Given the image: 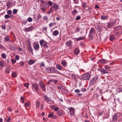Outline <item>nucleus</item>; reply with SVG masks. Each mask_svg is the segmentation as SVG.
<instances>
[{"instance_id": "obj_39", "label": "nucleus", "mask_w": 122, "mask_h": 122, "mask_svg": "<svg viewBox=\"0 0 122 122\" xmlns=\"http://www.w3.org/2000/svg\"><path fill=\"white\" fill-rule=\"evenodd\" d=\"M47 43L46 41L43 44V46L46 48H48V47L46 44Z\"/></svg>"}, {"instance_id": "obj_14", "label": "nucleus", "mask_w": 122, "mask_h": 122, "mask_svg": "<svg viewBox=\"0 0 122 122\" xmlns=\"http://www.w3.org/2000/svg\"><path fill=\"white\" fill-rule=\"evenodd\" d=\"M28 49L29 51H30V53H31L32 54H33V49L32 48L30 44H28Z\"/></svg>"}, {"instance_id": "obj_19", "label": "nucleus", "mask_w": 122, "mask_h": 122, "mask_svg": "<svg viewBox=\"0 0 122 122\" xmlns=\"http://www.w3.org/2000/svg\"><path fill=\"white\" fill-rule=\"evenodd\" d=\"M106 60L102 59L99 60L98 62L100 63H102L103 64H104L106 63Z\"/></svg>"}, {"instance_id": "obj_46", "label": "nucleus", "mask_w": 122, "mask_h": 122, "mask_svg": "<svg viewBox=\"0 0 122 122\" xmlns=\"http://www.w3.org/2000/svg\"><path fill=\"white\" fill-rule=\"evenodd\" d=\"M24 97H20V100L22 101V102L23 103L24 102L25 100H24Z\"/></svg>"}, {"instance_id": "obj_58", "label": "nucleus", "mask_w": 122, "mask_h": 122, "mask_svg": "<svg viewBox=\"0 0 122 122\" xmlns=\"http://www.w3.org/2000/svg\"><path fill=\"white\" fill-rule=\"evenodd\" d=\"M80 90L78 89H76L75 90V92L76 93H78L80 92Z\"/></svg>"}, {"instance_id": "obj_35", "label": "nucleus", "mask_w": 122, "mask_h": 122, "mask_svg": "<svg viewBox=\"0 0 122 122\" xmlns=\"http://www.w3.org/2000/svg\"><path fill=\"white\" fill-rule=\"evenodd\" d=\"M77 13V11L75 9H74V10L73 11L72 13V14L74 15H75Z\"/></svg>"}, {"instance_id": "obj_61", "label": "nucleus", "mask_w": 122, "mask_h": 122, "mask_svg": "<svg viewBox=\"0 0 122 122\" xmlns=\"http://www.w3.org/2000/svg\"><path fill=\"white\" fill-rule=\"evenodd\" d=\"M80 16L79 15L77 16L76 18V20H78L80 18Z\"/></svg>"}, {"instance_id": "obj_10", "label": "nucleus", "mask_w": 122, "mask_h": 122, "mask_svg": "<svg viewBox=\"0 0 122 122\" xmlns=\"http://www.w3.org/2000/svg\"><path fill=\"white\" fill-rule=\"evenodd\" d=\"M69 110H70L69 112L71 116L74 115L75 112L74 109L73 107H71L69 109Z\"/></svg>"}, {"instance_id": "obj_26", "label": "nucleus", "mask_w": 122, "mask_h": 122, "mask_svg": "<svg viewBox=\"0 0 122 122\" xmlns=\"http://www.w3.org/2000/svg\"><path fill=\"white\" fill-rule=\"evenodd\" d=\"M40 102L37 100L36 102V107L37 108H39V107Z\"/></svg>"}, {"instance_id": "obj_27", "label": "nucleus", "mask_w": 122, "mask_h": 122, "mask_svg": "<svg viewBox=\"0 0 122 122\" xmlns=\"http://www.w3.org/2000/svg\"><path fill=\"white\" fill-rule=\"evenodd\" d=\"M56 68L59 70H61L62 69V66L60 65L57 64L56 66Z\"/></svg>"}, {"instance_id": "obj_50", "label": "nucleus", "mask_w": 122, "mask_h": 122, "mask_svg": "<svg viewBox=\"0 0 122 122\" xmlns=\"http://www.w3.org/2000/svg\"><path fill=\"white\" fill-rule=\"evenodd\" d=\"M1 56L2 58H5L6 57V55L5 54H2L1 55Z\"/></svg>"}, {"instance_id": "obj_59", "label": "nucleus", "mask_w": 122, "mask_h": 122, "mask_svg": "<svg viewBox=\"0 0 122 122\" xmlns=\"http://www.w3.org/2000/svg\"><path fill=\"white\" fill-rule=\"evenodd\" d=\"M1 28L2 29H3L4 30H5L6 29L5 28V25H2L1 26Z\"/></svg>"}, {"instance_id": "obj_11", "label": "nucleus", "mask_w": 122, "mask_h": 122, "mask_svg": "<svg viewBox=\"0 0 122 122\" xmlns=\"http://www.w3.org/2000/svg\"><path fill=\"white\" fill-rule=\"evenodd\" d=\"M80 51L78 48H76L74 50V53L75 55H78L79 54Z\"/></svg>"}, {"instance_id": "obj_64", "label": "nucleus", "mask_w": 122, "mask_h": 122, "mask_svg": "<svg viewBox=\"0 0 122 122\" xmlns=\"http://www.w3.org/2000/svg\"><path fill=\"white\" fill-rule=\"evenodd\" d=\"M15 59L17 60H18L19 59V57L18 55H16L15 57Z\"/></svg>"}, {"instance_id": "obj_42", "label": "nucleus", "mask_w": 122, "mask_h": 122, "mask_svg": "<svg viewBox=\"0 0 122 122\" xmlns=\"http://www.w3.org/2000/svg\"><path fill=\"white\" fill-rule=\"evenodd\" d=\"M24 86L26 88H28V87L29 84L28 83H26L24 84Z\"/></svg>"}, {"instance_id": "obj_12", "label": "nucleus", "mask_w": 122, "mask_h": 122, "mask_svg": "<svg viewBox=\"0 0 122 122\" xmlns=\"http://www.w3.org/2000/svg\"><path fill=\"white\" fill-rule=\"evenodd\" d=\"M72 42L71 40L67 41L66 43V46L71 47L72 46Z\"/></svg>"}, {"instance_id": "obj_56", "label": "nucleus", "mask_w": 122, "mask_h": 122, "mask_svg": "<svg viewBox=\"0 0 122 122\" xmlns=\"http://www.w3.org/2000/svg\"><path fill=\"white\" fill-rule=\"evenodd\" d=\"M59 109V108L58 107H55L54 109V110L55 111H58Z\"/></svg>"}, {"instance_id": "obj_33", "label": "nucleus", "mask_w": 122, "mask_h": 122, "mask_svg": "<svg viewBox=\"0 0 122 122\" xmlns=\"http://www.w3.org/2000/svg\"><path fill=\"white\" fill-rule=\"evenodd\" d=\"M12 77H16L17 76L16 73L15 72H12Z\"/></svg>"}, {"instance_id": "obj_34", "label": "nucleus", "mask_w": 122, "mask_h": 122, "mask_svg": "<svg viewBox=\"0 0 122 122\" xmlns=\"http://www.w3.org/2000/svg\"><path fill=\"white\" fill-rule=\"evenodd\" d=\"M93 36V34H89L88 37L89 39L90 40H91L92 39Z\"/></svg>"}, {"instance_id": "obj_43", "label": "nucleus", "mask_w": 122, "mask_h": 122, "mask_svg": "<svg viewBox=\"0 0 122 122\" xmlns=\"http://www.w3.org/2000/svg\"><path fill=\"white\" fill-rule=\"evenodd\" d=\"M41 18V15L40 14H39L37 16V19L36 20H38L39 19H40Z\"/></svg>"}, {"instance_id": "obj_40", "label": "nucleus", "mask_w": 122, "mask_h": 122, "mask_svg": "<svg viewBox=\"0 0 122 122\" xmlns=\"http://www.w3.org/2000/svg\"><path fill=\"white\" fill-rule=\"evenodd\" d=\"M10 49L11 50H15L16 49L15 47L13 46H10Z\"/></svg>"}, {"instance_id": "obj_6", "label": "nucleus", "mask_w": 122, "mask_h": 122, "mask_svg": "<svg viewBox=\"0 0 122 122\" xmlns=\"http://www.w3.org/2000/svg\"><path fill=\"white\" fill-rule=\"evenodd\" d=\"M32 88L33 90L36 91L39 89V86L36 83L32 84Z\"/></svg>"}, {"instance_id": "obj_15", "label": "nucleus", "mask_w": 122, "mask_h": 122, "mask_svg": "<svg viewBox=\"0 0 122 122\" xmlns=\"http://www.w3.org/2000/svg\"><path fill=\"white\" fill-rule=\"evenodd\" d=\"M100 71L103 74L107 73H108V71L106 70H105L103 68H101L100 69Z\"/></svg>"}, {"instance_id": "obj_57", "label": "nucleus", "mask_w": 122, "mask_h": 122, "mask_svg": "<svg viewBox=\"0 0 122 122\" xmlns=\"http://www.w3.org/2000/svg\"><path fill=\"white\" fill-rule=\"evenodd\" d=\"M105 69L106 70H108L110 69V67L108 66L107 65H105L104 66Z\"/></svg>"}, {"instance_id": "obj_63", "label": "nucleus", "mask_w": 122, "mask_h": 122, "mask_svg": "<svg viewBox=\"0 0 122 122\" xmlns=\"http://www.w3.org/2000/svg\"><path fill=\"white\" fill-rule=\"evenodd\" d=\"M47 28V26H46L45 27H44V28H42V29L43 30H44L46 32H47L46 30Z\"/></svg>"}, {"instance_id": "obj_55", "label": "nucleus", "mask_w": 122, "mask_h": 122, "mask_svg": "<svg viewBox=\"0 0 122 122\" xmlns=\"http://www.w3.org/2000/svg\"><path fill=\"white\" fill-rule=\"evenodd\" d=\"M86 90V88L83 87L81 89V91L83 92H84Z\"/></svg>"}, {"instance_id": "obj_52", "label": "nucleus", "mask_w": 122, "mask_h": 122, "mask_svg": "<svg viewBox=\"0 0 122 122\" xmlns=\"http://www.w3.org/2000/svg\"><path fill=\"white\" fill-rule=\"evenodd\" d=\"M12 13V11L11 10H9L7 11V13L9 15H10Z\"/></svg>"}, {"instance_id": "obj_29", "label": "nucleus", "mask_w": 122, "mask_h": 122, "mask_svg": "<svg viewBox=\"0 0 122 122\" xmlns=\"http://www.w3.org/2000/svg\"><path fill=\"white\" fill-rule=\"evenodd\" d=\"M45 41L44 40H41L40 41V43L41 46L43 45Z\"/></svg>"}, {"instance_id": "obj_28", "label": "nucleus", "mask_w": 122, "mask_h": 122, "mask_svg": "<svg viewBox=\"0 0 122 122\" xmlns=\"http://www.w3.org/2000/svg\"><path fill=\"white\" fill-rule=\"evenodd\" d=\"M115 38V36L113 35H111L110 37V40L111 41H112Z\"/></svg>"}, {"instance_id": "obj_32", "label": "nucleus", "mask_w": 122, "mask_h": 122, "mask_svg": "<svg viewBox=\"0 0 122 122\" xmlns=\"http://www.w3.org/2000/svg\"><path fill=\"white\" fill-rule=\"evenodd\" d=\"M108 17L107 16H101V19L103 20H106L107 18Z\"/></svg>"}, {"instance_id": "obj_51", "label": "nucleus", "mask_w": 122, "mask_h": 122, "mask_svg": "<svg viewBox=\"0 0 122 122\" xmlns=\"http://www.w3.org/2000/svg\"><path fill=\"white\" fill-rule=\"evenodd\" d=\"M5 18L6 19H8L10 17V15H6L5 16Z\"/></svg>"}, {"instance_id": "obj_9", "label": "nucleus", "mask_w": 122, "mask_h": 122, "mask_svg": "<svg viewBox=\"0 0 122 122\" xmlns=\"http://www.w3.org/2000/svg\"><path fill=\"white\" fill-rule=\"evenodd\" d=\"M34 48L35 50H38L39 48V44L38 42L35 43L33 44Z\"/></svg>"}, {"instance_id": "obj_44", "label": "nucleus", "mask_w": 122, "mask_h": 122, "mask_svg": "<svg viewBox=\"0 0 122 122\" xmlns=\"http://www.w3.org/2000/svg\"><path fill=\"white\" fill-rule=\"evenodd\" d=\"M17 12V10L16 9H14L13 10V14H16Z\"/></svg>"}, {"instance_id": "obj_22", "label": "nucleus", "mask_w": 122, "mask_h": 122, "mask_svg": "<svg viewBox=\"0 0 122 122\" xmlns=\"http://www.w3.org/2000/svg\"><path fill=\"white\" fill-rule=\"evenodd\" d=\"M4 63L3 61H0V70H1L4 67Z\"/></svg>"}, {"instance_id": "obj_21", "label": "nucleus", "mask_w": 122, "mask_h": 122, "mask_svg": "<svg viewBox=\"0 0 122 122\" xmlns=\"http://www.w3.org/2000/svg\"><path fill=\"white\" fill-rule=\"evenodd\" d=\"M54 5L52 6L55 9V10H57L58 9L59 7L58 5L55 3H53Z\"/></svg>"}, {"instance_id": "obj_62", "label": "nucleus", "mask_w": 122, "mask_h": 122, "mask_svg": "<svg viewBox=\"0 0 122 122\" xmlns=\"http://www.w3.org/2000/svg\"><path fill=\"white\" fill-rule=\"evenodd\" d=\"M54 71L53 73H57L58 72V71L56 69H54Z\"/></svg>"}, {"instance_id": "obj_7", "label": "nucleus", "mask_w": 122, "mask_h": 122, "mask_svg": "<svg viewBox=\"0 0 122 122\" xmlns=\"http://www.w3.org/2000/svg\"><path fill=\"white\" fill-rule=\"evenodd\" d=\"M34 29L33 27L32 26H31L29 27L24 28L23 30L25 32H28L32 31Z\"/></svg>"}, {"instance_id": "obj_13", "label": "nucleus", "mask_w": 122, "mask_h": 122, "mask_svg": "<svg viewBox=\"0 0 122 122\" xmlns=\"http://www.w3.org/2000/svg\"><path fill=\"white\" fill-rule=\"evenodd\" d=\"M96 32V31L95 30V29L93 28H92L90 31L89 34H93L95 33Z\"/></svg>"}, {"instance_id": "obj_24", "label": "nucleus", "mask_w": 122, "mask_h": 122, "mask_svg": "<svg viewBox=\"0 0 122 122\" xmlns=\"http://www.w3.org/2000/svg\"><path fill=\"white\" fill-rule=\"evenodd\" d=\"M10 70V68L9 67L7 66L5 69V72L6 73L8 74L9 73Z\"/></svg>"}, {"instance_id": "obj_17", "label": "nucleus", "mask_w": 122, "mask_h": 122, "mask_svg": "<svg viewBox=\"0 0 122 122\" xmlns=\"http://www.w3.org/2000/svg\"><path fill=\"white\" fill-rule=\"evenodd\" d=\"M44 98L45 100L48 102L51 101V99L46 95L44 96Z\"/></svg>"}, {"instance_id": "obj_53", "label": "nucleus", "mask_w": 122, "mask_h": 122, "mask_svg": "<svg viewBox=\"0 0 122 122\" xmlns=\"http://www.w3.org/2000/svg\"><path fill=\"white\" fill-rule=\"evenodd\" d=\"M47 3L48 5L49 4L50 6L52 5V3L51 1H49Z\"/></svg>"}, {"instance_id": "obj_36", "label": "nucleus", "mask_w": 122, "mask_h": 122, "mask_svg": "<svg viewBox=\"0 0 122 122\" xmlns=\"http://www.w3.org/2000/svg\"><path fill=\"white\" fill-rule=\"evenodd\" d=\"M86 6V3L85 2H83L82 3V7L83 8L85 9Z\"/></svg>"}, {"instance_id": "obj_23", "label": "nucleus", "mask_w": 122, "mask_h": 122, "mask_svg": "<svg viewBox=\"0 0 122 122\" xmlns=\"http://www.w3.org/2000/svg\"><path fill=\"white\" fill-rule=\"evenodd\" d=\"M59 32L57 30H55L53 32V35L54 36H56L58 35Z\"/></svg>"}, {"instance_id": "obj_30", "label": "nucleus", "mask_w": 122, "mask_h": 122, "mask_svg": "<svg viewBox=\"0 0 122 122\" xmlns=\"http://www.w3.org/2000/svg\"><path fill=\"white\" fill-rule=\"evenodd\" d=\"M35 61L33 60H30L29 61H28V63L30 65H32L33 64H34L35 62Z\"/></svg>"}, {"instance_id": "obj_4", "label": "nucleus", "mask_w": 122, "mask_h": 122, "mask_svg": "<svg viewBox=\"0 0 122 122\" xmlns=\"http://www.w3.org/2000/svg\"><path fill=\"white\" fill-rule=\"evenodd\" d=\"M39 85L42 90L44 92H45L46 91V87L44 83L43 82L40 81L39 82Z\"/></svg>"}, {"instance_id": "obj_5", "label": "nucleus", "mask_w": 122, "mask_h": 122, "mask_svg": "<svg viewBox=\"0 0 122 122\" xmlns=\"http://www.w3.org/2000/svg\"><path fill=\"white\" fill-rule=\"evenodd\" d=\"M115 23L113 22L110 21L108 22L107 23V27L109 29L112 28L113 26Z\"/></svg>"}, {"instance_id": "obj_41", "label": "nucleus", "mask_w": 122, "mask_h": 122, "mask_svg": "<svg viewBox=\"0 0 122 122\" xmlns=\"http://www.w3.org/2000/svg\"><path fill=\"white\" fill-rule=\"evenodd\" d=\"M55 23L54 22H51L50 23L49 25V27H52L54 25Z\"/></svg>"}, {"instance_id": "obj_45", "label": "nucleus", "mask_w": 122, "mask_h": 122, "mask_svg": "<svg viewBox=\"0 0 122 122\" xmlns=\"http://www.w3.org/2000/svg\"><path fill=\"white\" fill-rule=\"evenodd\" d=\"M30 104L29 103L26 102L24 104V106L25 107H28L29 106Z\"/></svg>"}, {"instance_id": "obj_2", "label": "nucleus", "mask_w": 122, "mask_h": 122, "mask_svg": "<svg viewBox=\"0 0 122 122\" xmlns=\"http://www.w3.org/2000/svg\"><path fill=\"white\" fill-rule=\"evenodd\" d=\"M91 77L90 74L89 73H86L82 75L81 79L83 80H87L89 79Z\"/></svg>"}, {"instance_id": "obj_47", "label": "nucleus", "mask_w": 122, "mask_h": 122, "mask_svg": "<svg viewBox=\"0 0 122 122\" xmlns=\"http://www.w3.org/2000/svg\"><path fill=\"white\" fill-rule=\"evenodd\" d=\"M27 20L28 21L31 22L32 21V20L31 17H29L28 18Z\"/></svg>"}, {"instance_id": "obj_60", "label": "nucleus", "mask_w": 122, "mask_h": 122, "mask_svg": "<svg viewBox=\"0 0 122 122\" xmlns=\"http://www.w3.org/2000/svg\"><path fill=\"white\" fill-rule=\"evenodd\" d=\"M11 2H9L6 5L7 6V7H9V5H11Z\"/></svg>"}, {"instance_id": "obj_25", "label": "nucleus", "mask_w": 122, "mask_h": 122, "mask_svg": "<svg viewBox=\"0 0 122 122\" xmlns=\"http://www.w3.org/2000/svg\"><path fill=\"white\" fill-rule=\"evenodd\" d=\"M42 7H43L48 8L49 7V6L47 3L44 2V3L42 4Z\"/></svg>"}, {"instance_id": "obj_31", "label": "nucleus", "mask_w": 122, "mask_h": 122, "mask_svg": "<svg viewBox=\"0 0 122 122\" xmlns=\"http://www.w3.org/2000/svg\"><path fill=\"white\" fill-rule=\"evenodd\" d=\"M75 39L77 41L83 40L85 39L84 37H80L78 38H75Z\"/></svg>"}, {"instance_id": "obj_16", "label": "nucleus", "mask_w": 122, "mask_h": 122, "mask_svg": "<svg viewBox=\"0 0 122 122\" xmlns=\"http://www.w3.org/2000/svg\"><path fill=\"white\" fill-rule=\"evenodd\" d=\"M57 113L59 116H61L63 114V111L60 110L57 112Z\"/></svg>"}, {"instance_id": "obj_18", "label": "nucleus", "mask_w": 122, "mask_h": 122, "mask_svg": "<svg viewBox=\"0 0 122 122\" xmlns=\"http://www.w3.org/2000/svg\"><path fill=\"white\" fill-rule=\"evenodd\" d=\"M61 64L64 67H66L67 65V63L65 60H64L61 62Z\"/></svg>"}, {"instance_id": "obj_38", "label": "nucleus", "mask_w": 122, "mask_h": 122, "mask_svg": "<svg viewBox=\"0 0 122 122\" xmlns=\"http://www.w3.org/2000/svg\"><path fill=\"white\" fill-rule=\"evenodd\" d=\"M53 113L52 112H51L48 115V117L49 118H51L53 116Z\"/></svg>"}, {"instance_id": "obj_1", "label": "nucleus", "mask_w": 122, "mask_h": 122, "mask_svg": "<svg viewBox=\"0 0 122 122\" xmlns=\"http://www.w3.org/2000/svg\"><path fill=\"white\" fill-rule=\"evenodd\" d=\"M121 29V27L120 26H116L114 28V31L117 36H120V32Z\"/></svg>"}, {"instance_id": "obj_37", "label": "nucleus", "mask_w": 122, "mask_h": 122, "mask_svg": "<svg viewBox=\"0 0 122 122\" xmlns=\"http://www.w3.org/2000/svg\"><path fill=\"white\" fill-rule=\"evenodd\" d=\"M9 40V36H6L5 38V42L8 41Z\"/></svg>"}, {"instance_id": "obj_48", "label": "nucleus", "mask_w": 122, "mask_h": 122, "mask_svg": "<svg viewBox=\"0 0 122 122\" xmlns=\"http://www.w3.org/2000/svg\"><path fill=\"white\" fill-rule=\"evenodd\" d=\"M11 61L12 62V63L13 64H14L16 62V60H14L13 59H11Z\"/></svg>"}, {"instance_id": "obj_54", "label": "nucleus", "mask_w": 122, "mask_h": 122, "mask_svg": "<svg viewBox=\"0 0 122 122\" xmlns=\"http://www.w3.org/2000/svg\"><path fill=\"white\" fill-rule=\"evenodd\" d=\"M61 90H65V87L63 85L61 86Z\"/></svg>"}, {"instance_id": "obj_49", "label": "nucleus", "mask_w": 122, "mask_h": 122, "mask_svg": "<svg viewBox=\"0 0 122 122\" xmlns=\"http://www.w3.org/2000/svg\"><path fill=\"white\" fill-rule=\"evenodd\" d=\"M43 20H45V21H46L48 19V18L46 16H44L43 17Z\"/></svg>"}, {"instance_id": "obj_20", "label": "nucleus", "mask_w": 122, "mask_h": 122, "mask_svg": "<svg viewBox=\"0 0 122 122\" xmlns=\"http://www.w3.org/2000/svg\"><path fill=\"white\" fill-rule=\"evenodd\" d=\"M118 116V115L115 114L113 116V118L112 120V122H115Z\"/></svg>"}, {"instance_id": "obj_8", "label": "nucleus", "mask_w": 122, "mask_h": 122, "mask_svg": "<svg viewBox=\"0 0 122 122\" xmlns=\"http://www.w3.org/2000/svg\"><path fill=\"white\" fill-rule=\"evenodd\" d=\"M46 69V71L49 73H53L54 71V69L51 67L47 68Z\"/></svg>"}, {"instance_id": "obj_3", "label": "nucleus", "mask_w": 122, "mask_h": 122, "mask_svg": "<svg viewBox=\"0 0 122 122\" xmlns=\"http://www.w3.org/2000/svg\"><path fill=\"white\" fill-rule=\"evenodd\" d=\"M98 77L97 76H94L90 80V85L91 86L93 85L96 82V80L98 79Z\"/></svg>"}]
</instances>
